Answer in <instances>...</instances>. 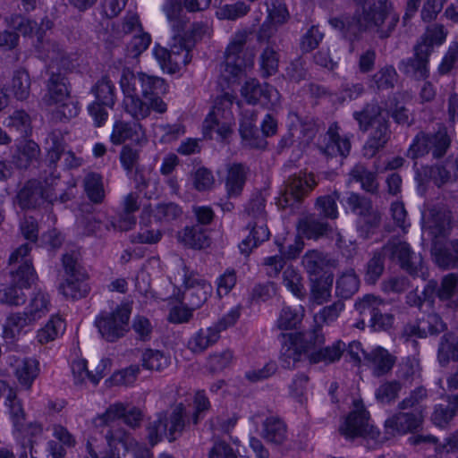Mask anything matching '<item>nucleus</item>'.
Segmentation results:
<instances>
[{"label": "nucleus", "instance_id": "nucleus-31", "mask_svg": "<svg viewBox=\"0 0 458 458\" xmlns=\"http://www.w3.org/2000/svg\"><path fill=\"white\" fill-rule=\"evenodd\" d=\"M141 129L138 122L117 121L113 126L111 141L114 145H120L128 140H139Z\"/></svg>", "mask_w": 458, "mask_h": 458}, {"label": "nucleus", "instance_id": "nucleus-60", "mask_svg": "<svg viewBox=\"0 0 458 458\" xmlns=\"http://www.w3.org/2000/svg\"><path fill=\"white\" fill-rule=\"evenodd\" d=\"M261 72L263 77H269L278 71L279 55L271 47H267L259 57Z\"/></svg>", "mask_w": 458, "mask_h": 458}, {"label": "nucleus", "instance_id": "nucleus-41", "mask_svg": "<svg viewBox=\"0 0 458 458\" xmlns=\"http://www.w3.org/2000/svg\"><path fill=\"white\" fill-rule=\"evenodd\" d=\"M335 261L317 250L308 251L302 258V264L312 276H318L327 266H335Z\"/></svg>", "mask_w": 458, "mask_h": 458}, {"label": "nucleus", "instance_id": "nucleus-63", "mask_svg": "<svg viewBox=\"0 0 458 458\" xmlns=\"http://www.w3.org/2000/svg\"><path fill=\"white\" fill-rule=\"evenodd\" d=\"M397 78V72L393 66H385L372 76V81L378 90H384L393 89Z\"/></svg>", "mask_w": 458, "mask_h": 458}, {"label": "nucleus", "instance_id": "nucleus-46", "mask_svg": "<svg viewBox=\"0 0 458 458\" xmlns=\"http://www.w3.org/2000/svg\"><path fill=\"white\" fill-rule=\"evenodd\" d=\"M437 297L441 301H450L448 306L458 309V275L452 273L443 277Z\"/></svg>", "mask_w": 458, "mask_h": 458}, {"label": "nucleus", "instance_id": "nucleus-25", "mask_svg": "<svg viewBox=\"0 0 458 458\" xmlns=\"http://www.w3.org/2000/svg\"><path fill=\"white\" fill-rule=\"evenodd\" d=\"M177 240L187 248L202 250L210 246L211 239L206 229L199 225L185 226L177 233Z\"/></svg>", "mask_w": 458, "mask_h": 458}, {"label": "nucleus", "instance_id": "nucleus-22", "mask_svg": "<svg viewBox=\"0 0 458 458\" xmlns=\"http://www.w3.org/2000/svg\"><path fill=\"white\" fill-rule=\"evenodd\" d=\"M420 411L404 412L400 411L385 421L386 434H406L417 429L421 422Z\"/></svg>", "mask_w": 458, "mask_h": 458}, {"label": "nucleus", "instance_id": "nucleus-34", "mask_svg": "<svg viewBox=\"0 0 458 458\" xmlns=\"http://www.w3.org/2000/svg\"><path fill=\"white\" fill-rule=\"evenodd\" d=\"M154 55L162 70L170 74L178 72L182 66L187 65L191 61V55H189L188 52L185 53L183 60H178L176 56H172L168 49L161 47H155Z\"/></svg>", "mask_w": 458, "mask_h": 458}, {"label": "nucleus", "instance_id": "nucleus-47", "mask_svg": "<svg viewBox=\"0 0 458 458\" xmlns=\"http://www.w3.org/2000/svg\"><path fill=\"white\" fill-rule=\"evenodd\" d=\"M385 255L381 250L373 252L364 266V281L368 284H375L385 271Z\"/></svg>", "mask_w": 458, "mask_h": 458}, {"label": "nucleus", "instance_id": "nucleus-43", "mask_svg": "<svg viewBox=\"0 0 458 458\" xmlns=\"http://www.w3.org/2000/svg\"><path fill=\"white\" fill-rule=\"evenodd\" d=\"M15 363V376L19 383L30 389L38 376V362L32 359H23L16 360Z\"/></svg>", "mask_w": 458, "mask_h": 458}, {"label": "nucleus", "instance_id": "nucleus-15", "mask_svg": "<svg viewBox=\"0 0 458 458\" xmlns=\"http://www.w3.org/2000/svg\"><path fill=\"white\" fill-rule=\"evenodd\" d=\"M56 199L57 194L52 189H45L42 183L35 179L27 181L16 195L17 203L22 209L36 208L45 202L53 203Z\"/></svg>", "mask_w": 458, "mask_h": 458}, {"label": "nucleus", "instance_id": "nucleus-21", "mask_svg": "<svg viewBox=\"0 0 458 458\" xmlns=\"http://www.w3.org/2000/svg\"><path fill=\"white\" fill-rule=\"evenodd\" d=\"M430 55V49L427 45L417 44L414 47L413 56L403 60L399 69L409 77L419 81L424 80L429 73L428 57Z\"/></svg>", "mask_w": 458, "mask_h": 458}, {"label": "nucleus", "instance_id": "nucleus-62", "mask_svg": "<svg viewBox=\"0 0 458 458\" xmlns=\"http://www.w3.org/2000/svg\"><path fill=\"white\" fill-rule=\"evenodd\" d=\"M52 106H55L53 110V117L61 122L75 117L79 112L78 103L72 97L55 102Z\"/></svg>", "mask_w": 458, "mask_h": 458}, {"label": "nucleus", "instance_id": "nucleus-42", "mask_svg": "<svg viewBox=\"0 0 458 458\" xmlns=\"http://www.w3.org/2000/svg\"><path fill=\"white\" fill-rule=\"evenodd\" d=\"M87 279L78 276L67 277L65 282L60 284L59 290L64 296L72 300L85 298L90 291Z\"/></svg>", "mask_w": 458, "mask_h": 458}, {"label": "nucleus", "instance_id": "nucleus-23", "mask_svg": "<svg viewBox=\"0 0 458 458\" xmlns=\"http://www.w3.org/2000/svg\"><path fill=\"white\" fill-rule=\"evenodd\" d=\"M319 149L327 157H347L351 150V141L347 137H342L338 133V126L334 123L329 128L325 136L324 145L319 146Z\"/></svg>", "mask_w": 458, "mask_h": 458}, {"label": "nucleus", "instance_id": "nucleus-3", "mask_svg": "<svg viewBox=\"0 0 458 458\" xmlns=\"http://www.w3.org/2000/svg\"><path fill=\"white\" fill-rule=\"evenodd\" d=\"M265 202L261 195H256L248 202L242 213L249 234L240 242L239 250L245 256H249L253 249L268 240L270 236L267 225Z\"/></svg>", "mask_w": 458, "mask_h": 458}, {"label": "nucleus", "instance_id": "nucleus-52", "mask_svg": "<svg viewBox=\"0 0 458 458\" xmlns=\"http://www.w3.org/2000/svg\"><path fill=\"white\" fill-rule=\"evenodd\" d=\"M281 336L284 339L288 338L289 343H285L281 349L280 361L283 368L290 369L294 368L295 364L301 360L302 353L290 335L281 334Z\"/></svg>", "mask_w": 458, "mask_h": 458}, {"label": "nucleus", "instance_id": "nucleus-13", "mask_svg": "<svg viewBox=\"0 0 458 458\" xmlns=\"http://www.w3.org/2000/svg\"><path fill=\"white\" fill-rule=\"evenodd\" d=\"M184 291L182 294L183 304L191 309L200 308L212 293V286L198 273L190 271L186 265L182 267Z\"/></svg>", "mask_w": 458, "mask_h": 458}, {"label": "nucleus", "instance_id": "nucleus-59", "mask_svg": "<svg viewBox=\"0 0 458 458\" xmlns=\"http://www.w3.org/2000/svg\"><path fill=\"white\" fill-rule=\"evenodd\" d=\"M302 278L299 271L293 266H287L283 272V284L294 295L303 297L305 291L301 283Z\"/></svg>", "mask_w": 458, "mask_h": 458}, {"label": "nucleus", "instance_id": "nucleus-16", "mask_svg": "<svg viewBox=\"0 0 458 458\" xmlns=\"http://www.w3.org/2000/svg\"><path fill=\"white\" fill-rule=\"evenodd\" d=\"M47 155L44 160L43 177L47 184L52 185L55 180L60 178L57 163L65 151V140L60 131H51L46 139Z\"/></svg>", "mask_w": 458, "mask_h": 458}, {"label": "nucleus", "instance_id": "nucleus-26", "mask_svg": "<svg viewBox=\"0 0 458 458\" xmlns=\"http://www.w3.org/2000/svg\"><path fill=\"white\" fill-rule=\"evenodd\" d=\"M260 436L267 442L280 445L287 439V426L277 416L267 417L262 423Z\"/></svg>", "mask_w": 458, "mask_h": 458}, {"label": "nucleus", "instance_id": "nucleus-64", "mask_svg": "<svg viewBox=\"0 0 458 458\" xmlns=\"http://www.w3.org/2000/svg\"><path fill=\"white\" fill-rule=\"evenodd\" d=\"M456 408L448 399V403L437 404L431 415L432 422L440 428L445 427L454 419L456 413Z\"/></svg>", "mask_w": 458, "mask_h": 458}, {"label": "nucleus", "instance_id": "nucleus-45", "mask_svg": "<svg viewBox=\"0 0 458 458\" xmlns=\"http://www.w3.org/2000/svg\"><path fill=\"white\" fill-rule=\"evenodd\" d=\"M406 94L396 92L390 98L389 112L394 121L403 126H411L413 120L411 118L409 110L403 105Z\"/></svg>", "mask_w": 458, "mask_h": 458}, {"label": "nucleus", "instance_id": "nucleus-49", "mask_svg": "<svg viewBox=\"0 0 458 458\" xmlns=\"http://www.w3.org/2000/svg\"><path fill=\"white\" fill-rule=\"evenodd\" d=\"M346 349V345L341 340L336 341L332 346L319 348L310 354V360L312 363L326 362L331 363L338 360L343 352Z\"/></svg>", "mask_w": 458, "mask_h": 458}, {"label": "nucleus", "instance_id": "nucleus-32", "mask_svg": "<svg viewBox=\"0 0 458 458\" xmlns=\"http://www.w3.org/2000/svg\"><path fill=\"white\" fill-rule=\"evenodd\" d=\"M350 181L360 183L362 190L365 191L377 194L378 191V182L377 181V174L369 171L367 166L361 163L356 164L349 172Z\"/></svg>", "mask_w": 458, "mask_h": 458}, {"label": "nucleus", "instance_id": "nucleus-39", "mask_svg": "<svg viewBox=\"0 0 458 458\" xmlns=\"http://www.w3.org/2000/svg\"><path fill=\"white\" fill-rule=\"evenodd\" d=\"M339 198L340 194L336 191L332 194L318 197L314 204L316 215L324 220H335L339 215L336 204Z\"/></svg>", "mask_w": 458, "mask_h": 458}, {"label": "nucleus", "instance_id": "nucleus-38", "mask_svg": "<svg viewBox=\"0 0 458 458\" xmlns=\"http://www.w3.org/2000/svg\"><path fill=\"white\" fill-rule=\"evenodd\" d=\"M382 220V214L379 210L373 208H368L359 216L357 221V230L360 237L367 240L379 227Z\"/></svg>", "mask_w": 458, "mask_h": 458}, {"label": "nucleus", "instance_id": "nucleus-17", "mask_svg": "<svg viewBox=\"0 0 458 458\" xmlns=\"http://www.w3.org/2000/svg\"><path fill=\"white\" fill-rule=\"evenodd\" d=\"M105 438L108 450L101 456L90 445H88L91 458H123L127 452L136 445V440L122 428L108 429Z\"/></svg>", "mask_w": 458, "mask_h": 458}, {"label": "nucleus", "instance_id": "nucleus-37", "mask_svg": "<svg viewBox=\"0 0 458 458\" xmlns=\"http://www.w3.org/2000/svg\"><path fill=\"white\" fill-rule=\"evenodd\" d=\"M366 359L372 363L374 374L377 377L388 373L395 363V357L382 347H377L366 355Z\"/></svg>", "mask_w": 458, "mask_h": 458}, {"label": "nucleus", "instance_id": "nucleus-5", "mask_svg": "<svg viewBox=\"0 0 458 458\" xmlns=\"http://www.w3.org/2000/svg\"><path fill=\"white\" fill-rule=\"evenodd\" d=\"M452 139L445 126H439L434 132L420 131L407 150L411 159L431 155L434 159H441L449 150Z\"/></svg>", "mask_w": 458, "mask_h": 458}, {"label": "nucleus", "instance_id": "nucleus-50", "mask_svg": "<svg viewBox=\"0 0 458 458\" xmlns=\"http://www.w3.org/2000/svg\"><path fill=\"white\" fill-rule=\"evenodd\" d=\"M386 304L384 300L373 294H366L362 299L355 303V309L362 318V322L369 321L371 317L376 316L380 308H386Z\"/></svg>", "mask_w": 458, "mask_h": 458}, {"label": "nucleus", "instance_id": "nucleus-4", "mask_svg": "<svg viewBox=\"0 0 458 458\" xmlns=\"http://www.w3.org/2000/svg\"><path fill=\"white\" fill-rule=\"evenodd\" d=\"M186 412L182 403L176 404L170 413L160 412L147 427V439L153 447L166 437L170 443L175 441L186 427Z\"/></svg>", "mask_w": 458, "mask_h": 458}, {"label": "nucleus", "instance_id": "nucleus-27", "mask_svg": "<svg viewBox=\"0 0 458 458\" xmlns=\"http://www.w3.org/2000/svg\"><path fill=\"white\" fill-rule=\"evenodd\" d=\"M416 180L420 184L432 182L437 187L441 188L451 182L452 174L444 165H426L417 170Z\"/></svg>", "mask_w": 458, "mask_h": 458}, {"label": "nucleus", "instance_id": "nucleus-54", "mask_svg": "<svg viewBox=\"0 0 458 458\" xmlns=\"http://www.w3.org/2000/svg\"><path fill=\"white\" fill-rule=\"evenodd\" d=\"M431 253L437 263L445 268L458 267V257L454 250L445 248V241H436L431 244Z\"/></svg>", "mask_w": 458, "mask_h": 458}, {"label": "nucleus", "instance_id": "nucleus-33", "mask_svg": "<svg viewBox=\"0 0 458 458\" xmlns=\"http://www.w3.org/2000/svg\"><path fill=\"white\" fill-rule=\"evenodd\" d=\"M96 101L113 108L116 101V89L109 75H103L91 88Z\"/></svg>", "mask_w": 458, "mask_h": 458}, {"label": "nucleus", "instance_id": "nucleus-51", "mask_svg": "<svg viewBox=\"0 0 458 458\" xmlns=\"http://www.w3.org/2000/svg\"><path fill=\"white\" fill-rule=\"evenodd\" d=\"M294 341L300 349L306 352L311 350L318 351L317 348H320L325 339L321 333V328L316 326L312 330L298 334Z\"/></svg>", "mask_w": 458, "mask_h": 458}, {"label": "nucleus", "instance_id": "nucleus-8", "mask_svg": "<svg viewBox=\"0 0 458 458\" xmlns=\"http://www.w3.org/2000/svg\"><path fill=\"white\" fill-rule=\"evenodd\" d=\"M143 72L134 73L124 68L120 79L121 89L124 94V109L134 119L140 120L149 115L148 106L140 98Z\"/></svg>", "mask_w": 458, "mask_h": 458}, {"label": "nucleus", "instance_id": "nucleus-18", "mask_svg": "<svg viewBox=\"0 0 458 458\" xmlns=\"http://www.w3.org/2000/svg\"><path fill=\"white\" fill-rule=\"evenodd\" d=\"M116 420H123V423L131 428H138L143 420V413L140 409L125 404L115 403L109 405L106 411L96 419L99 421L98 426L108 425Z\"/></svg>", "mask_w": 458, "mask_h": 458}, {"label": "nucleus", "instance_id": "nucleus-14", "mask_svg": "<svg viewBox=\"0 0 458 458\" xmlns=\"http://www.w3.org/2000/svg\"><path fill=\"white\" fill-rule=\"evenodd\" d=\"M250 33L241 30L234 34L225 52L224 71L232 77H238L244 69L252 64V59L242 56Z\"/></svg>", "mask_w": 458, "mask_h": 458}, {"label": "nucleus", "instance_id": "nucleus-58", "mask_svg": "<svg viewBox=\"0 0 458 458\" xmlns=\"http://www.w3.org/2000/svg\"><path fill=\"white\" fill-rule=\"evenodd\" d=\"M167 92V85L164 79L143 73L142 91L140 97L148 99L155 95H164Z\"/></svg>", "mask_w": 458, "mask_h": 458}, {"label": "nucleus", "instance_id": "nucleus-56", "mask_svg": "<svg viewBox=\"0 0 458 458\" xmlns=\"http://www.w3.org/2000/svg\"><path fill=\"white\" fill-rule=\"evenodd\" d=\"M141 365L148 370L162 371L169 365V359L162 352L146 349L141 355Z\"/></svg>", "mask_w": 458, "mask_h": 458}, {"label": "nucleus", "instance_id": "nucleus-6", "mask_svg": "<svg viewBox=\"0 0 458 458\" xmlns=\"http://www.w3.org/2000/svg\"><path fill=\"white\" fill-rule=\"evenodd\" d=\"M338 430L343 437L350 440L362 437L368 441H374V444L383 441L379 430L369 423V411L359 400L353 402V410L344 419Z\"/></svg>", "mask_w": 458, "mask_h": 458}, {"label": "nucleus", "instance_id": "nucleus-40", "mask_svg": "<svg viewBox=\"0 0 458 458\" xmlns=\"http://www.w3.org/2000/svg\"><path fill=\"white\" fill-rule=\"evenodd\" d=\"M437 359L445 367L450 360H458V339L453 333L445 334L439 343Z\"/></svg>", "mask_w": 458, "mask_h": 458}, {"label": "nucleus", "instance_id": "nucleus-44", "mask_svg": "<svg viewBox=\"0 0 458 458\" xmlns=\"http://www.w3.org/2000/svg\"><path fill=\"white\" fill-rule=\"evenodd\" d=\"M83 186L88 198L94 204H100L104 201L106 193L103 179L99 174L91 172L86 174L83 179Z\"/></svg>", "mask_w": 458, "mask_h": 458}, {"label": "nucleus", "instance_id": "nucleus-30", "mask_svg": "<svg viewBox=\"0 0 458 458\" xmlns=\"http://www.w3.org/2000/svg\"><path fill=\"white\" fill-rule=\"evenodd\" d=\"M248 171L249 169L240 163H234L228 166L225 186L229 197H237L241 194Z\"/></svg>", "mask_w": 458, "mask_h": 458}, {"label": "nucleus", "instance_id": "nucleus-19", "mask_svg": "<svg viewBox=\"0 0 458 458\" xmlns=\"http://www.w3.org/2000/svg\"><path fill=\"white\" fill-rule=\"evenodd\" d=\"M233 99L234 97L230 93H225L216 99L214 109L204 121L203 130L205 133L211 132L216 128V132L224 139L231 134V129L227 124L219 125L218 116L221 115L226 119L231 116L230 108Z\"/></svg>", "mask_w": 458, "mask_h": 458}, {"label": "nucleus", "instance_id": "nucleus-24", "mask_svg": "<svg viewBox=\"0 0 458 458\" xmlns=\"http://www.w3.org/2000/svg\"><path fill=\"white\" fill-rule=\"evenodd\" d=\"M298 230L306 239L318 240L327 235L332 231V227L328 222L316 214H309L299 220Z\"/></svg>", "mask_w": 458, "mask_h": 458}, {"label": "nucleus", "instance_id": "nucleus-61", "mask_svg": "<svg viewBox=\"0 0 458 458\" xmlns=\"http://www.w3.org/2000/svg\"><path fill=\"white\" fill-rule=\"evenodd\" d=\"M182 214V208L175 203H159L154 209V217L156 220L168 224L180 218Z\"/></svg>", "mask_w": 458, "mask_h": 458}, {"label": "nucleus", "instance_id": "nucleus-53", "mask_svg": "<svg viewBox=\"0 0 458 458\" xmlns=\"http://www.w3.org/2000/svg\"><path fill=\"white\" fill-rule=\"evenodd\" d=\"M360 281L353 269H349L337 279L336 293L344 299L351 298L359 289Z\"/></svg>", "mask_w": 458, "mask_h": 458}, {"label": "nucleus", "instance_id": "nucleus-28", "mask_svg": "<svg viewBox=\"0 0 458 458\" xmlns=\"http://www.w3.org/2000/svg\"><path fill=\"white\" fill-rule=\"evenodd\" d=\"M40 155L38 145L33 140H26L19 144L13 154L12 160L19 169H27Z\"/></svg>", "mask_w": 458, "mask_h": 458}, {"label": "nucleus", "instance_id": "nucleus-9", "mask_svg": "<svg viewBox=\"0 0 458 458\" xmlns=\"http://www.w3.org/2000/svg\"><path fill=\"white\" fill-rule=\"evenodd\" d=\"M385 257L396 263L410 276H424L423 261L420 255H417L406 242L398 238H391L381 248Z\"/></svg>", "mask_w": 458, "mask_h": 458}, {"label": "nucleus", "instance_id": "nucleus-57", "mask_svg": "<svg viewBox=\"0 0 458 458\" xmlns=\"http://www.w3.org/2000/svg\"><path fill=\"white\" fill-rule=\"evenodd\" d=\"M65 325L64 321L59 317H52L49 321L38 330L37 338L41 344H47L54 341L59 334L64 331Z\"/></svg>", "mask_w": 458, "mask_h": 458}, {"label": "nucleus", "instance_id": "nucleus-2", "mask_svg": "<svg viewBox=\"0 0 458 458\" xmlns=\"http://www.w3.org/2000/svg\"><path fill=\"white\" fill-rule=\"evenodd\" d=\"M382 113L383 108L377 102H370L352 114L360 131L366 132L369 130L362 148L363 156L367 158H372L383 150L391 139L390 122Z\"/></svg>", "mask_w": 458, "mask_h": 458}, {"label": "nucleus", "instance_id": "nucleus-12", "mask_svg": "<svg viewBox=\"0 0 458 458\" xmlns=\"http://www.w3.org/2000/svg\"><path fill=\"white\" fill-rule=\"evenodd\" d=\"M31 250L30 243H23L11 253L8 260L13 283L22 288L30 287L37 280V274L30 258Z\"/></svg>", "mask_w": 458, "mask_h": 458}, {"label": "nucleus", "instance_id": "nucleus-48", "mask_svg": "<svg viewBox=\"0 0 458 458\" xmlns=\"http://www.w3.org/2000/svg\"><path fill=\"white\" fill-rule=\"evenodd\" d=\"M30 77L24 69H19L13 72L12 77L10 91L18 100H25L30 93Z\"/></svg>", "mask_w": 458, "mask_h": 458}, {"label": "nucleus", "instance_id": "nucleus-35", "mask_svg": "<svg viewBox=\"0 0 458 458\" xmlns=\"http://www.w3.org/2000/svg\"><path fill=\"white\" fill-rule=\"evenodd\" d=\"M220 338L217 330L211 328H201L191 335L187 346L194 353H201L209 346L215 344Z\"/></svg>", "mask_w": 458, "mask_h": 458}, {"label": "nucleus", "instance_id": "nucleus-11", "mask_svg": "<svg viewBox=\"0 0 458 458\" xmlns=\"http://www.w3.org/2000/svg\"><path fill=\"white\" fill-rule=\"evenodd\" d=\"M421 224L424 233L430 237L431 244L436 241H445L452 229V212L444 206H428L422 211Z\"/></svg>", "mask_w": 458, "mask_h": 458}, {"label": "nucleus", "instance_id": "nucleus-7", "mask_svg": "<svg viewBox=\"0 0 458 458\" xmlns=\"http://www.w3.org/2000/svg\"><path fill=\"white\" fill-rule=\"evenodd\" d=\"M131 313V308L128 303L121 304L112 311L100 312L94 324L104 340L114 343L129 332Z\"/></svg>", "mask_w": 458, "mask_h": 458}, {"label": "nucleus", "instance_id": "nucleus-10", "mask_svg": "<svg viewBox=\"0 0 458 458\" xmlns=\"http://www.w3.org/2000/svg\"><path fill=\"white\" fill-rule=\"evenodd\" d=\"M313 174L300 173L290 175L284 182V188L277 198L280 208H295L312 191L317 185Z\"/></svg>", "mask_w": 458, "mask_h": 458}, {"label": "nucleus", "instance_id": "nucleus-20", "mask_svg": "<svg viewBox=\"0 0 458 458\" xmlns=\"http://www.w3.org/2000/svg\"><path fill=\"white\" fill-rule=\"evenodd\" d=\"M241 94L248 104L262 106H274L279 100L278 91L268 84H260L256 79L245 81L241 89Z\"/></svg>", "mask_w": 458, "mask_h": 458}, {"label": "nucleus", "instance_id": "nucleus-1", "mask_svg": "<svg viewBox=\"0 0 458 458\" xmlns=\"http://www.w3.org/2000/svg\"><path fill=\"white\" fill-rule=\"evenodd\" d=\"M352 15L329 19V24L350 42L360 38L363 32H373L381 39L391 36L399 21L395 13L389 12L387 0H353Z\"/></svg>", "mask_w": 458, "mask_h": 458}, {"label": "nucleus", "instance_id": "nucleus-55", "mask_svg": "<svg viewBox=\"0 0 458 458\" xmlns=\"http://www.w3.org/2000/svg\"><path fill=\"white\" fill-rule=\"evenodd\" d=\"M163 11L175 31L179 32L183 29L185 20L182 17V0H166L163 5Z\"/></svg>", "mask_w": 458, "mask_h": 458}, {"label": "nucleus", "instance_id": "nucleus-29", "mask_svg": "<svg viewBox=\"0 0 458 458\" xmlns=\"http://www.w3.org/2000/svg\"><path fill=\"white\" fill-rule=\"evenodd\" d=\"M47 97L49 106L71 97L68 80L64 73L50 72V77L47 81Z\"/></svg>", "mask_w": 458, "mask_h": 458}, {"label": "nucleus", "instance_id": "nucleus-36", "mask_svg": "<svg viewBox=\"0 0 458 458\" xmlns=\"http://www.w3.org/2000/svg\"><path fill=\"white\" fill-rule=\"evenodd\" d=\"M36 320L26 310L11 313L4 326V337L13 340L26 327L32 325Z\"/></svg>", "mask_w": 458, "mask_h": 458}]
</instances>
